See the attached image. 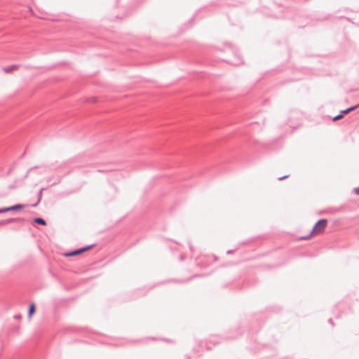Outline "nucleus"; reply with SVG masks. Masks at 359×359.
I'll return each instance as SVG.
<instances>
[{
    "instance_id": "obj_7",
    "label": "nucleus",
    "mask_w": 359,
    "mask_h": 359,
    "mask_svg": "<svg viewBox=\"0 0 359 359\" xmlns=\"http://www.w3.org/2000/svg\"><path fill=\"white\" fill-rule=\"evenodd\" d=\"M15 220V219H9L8 220L1 221V222H0V225L7 224L13 222Z\"/></svg>"
},
{
    "instance_id": "obj_6",
    "label": "nucleus",
    "mask_w": 359,
    "mask_h": 359,
    "mask_svg": "<svg viewBox=\"0 0 359 359\" xmlns=\"http://www.w3.org/2000/svg\"><path fill=\"white\" fill-rule=\"evenodd\" d=\"M358 107V106H355V107H350L346 110H344L341 111V114L344 115V114H348V112L354 110L355 109H356Z\"/></svg>"
},
{
    "instance_id": "obj_11",
    "label": "nucleus",
    "mask_w": 359,
    "mask_h": 359,
    "mask_svg": "<svg viewBox=\"0 0 359 359\" xmlns=\"http://www.w3.org/2000/svg\"><path fill=\"white\" fill-rule=\"evenodd\" d=\"M287 177V176L281 177H280V180H283V179L286 178Z\"/></svg>"
},
{
    "instance_id": "obj_4",
    "label": "nucleus",
    "mask_w": 359,
    "mask_h": 359,
    "mask_svg": "<svg viewBox=\"0 0 359 359\" xmlns=\"http://www.w3.org/2000/svg\"><path fill=\"white\" fill-rule=\"evenodd\" d=\"M34 222L43 226L46 225V221L42 218H36L34 219Z\"/></svg>"
},
{
    "instance_id": "obj_1",
    "label": "nucleus",
    "mask_w": 359,
    "mask_h": 359,
    "mask_svg": "<svg viewBox=\"0 0 359 359\" xmlns=\"http://www.w3.org/2000/svg\"><path fill=\"white\" fill-rule=\"evenodd\" d=\"M327 222L326 219H320L314 226V227L313 229L312 233L319 234V233H323L327 226Z\"/></svg>"
},
{
    "instance_id": "obj_9",
    "label": "nucleus",
    "mask_w": 359,
    "mask_h": 359,
    "mask_svg": "<svg viewBox=\"0 0 359 359\" xmlns=\"http://www.w3.org/2000/svg\"><path fill=\"white\" fill-rule=\"evenodd\" d=\"M6 212V208L0 209V213Z\"/></svg>"
},
{
    "instance_id": "obj_8",
    "label": "nucleus",
    "mask_w": 359,
    "mask_h": 359,
    "mask_svg": "<svg viewBox=\"0 0 359 359\" xmlns=\"http://www.w3.org/2000/svg\"><path fill=\"white\" fill-rule=\"evenodd\" d=\"M343 116H344V115H343L342 114H339V115H337V116H335L333 118V121H337V120H339V119L342 118H343Z\"/></svg>"
},
{
    "instance_id": "obj_10",
    "label": "nucleus",
    "mask_w": 359,
    "mask_h": 359,
    "mask_svg": "<svg viewBox=\"0 0 359 359\" xmlns=\"http://www.w3.org/2000/svg\"><path fill=\"white\" fill-rule=\"evenodd\" d=\"M356 194L359 195V187L355 190Z\"/></svg>"
},
{
    "instance_id": "obj_5",
    "label": "nucleus",
    "mask_w": 359,
    "mask_h": 359,
    "mask_svg": "<svg viewBox=\"0 0 359 359\" xmlns=\"http://www.w3.org/2000/svg\"><path fill=\"white\" fill-rule=\"evenodd\" d=\"M35 311V305L34 304H32L29 306V316H31Z\"/></svg>"
},
{
    "instance_id": "obj_3",
    "label": "nucleus",
    "mask_w": 359,
    "mask_h": 359,
    "mask_svg": "<svg viewBox=\"0 0 359 359\" xmlns=\"http://www.w3.org/2000/svg\"><path fill=\"white\" fill-rule=\"evenodd\" d=\"M25 207V205L18 204L13 206L6 208V212L11 211V210H19Z\"/></svg>"
},
{
    "instance_id": "obj_2",
    "label": "nucleus",
    "mask_w": 359,
    "mask_h": 359,
    "mask_svg": "<svg viewBox=\"0 0 359 359\" xmlns=\"http://www.w3.org/2000/svg\"><path fill=\"white\" fill-rule=\"evenodd\" d=\"M90 248V247H86V248H81L79 250H74V251H72L70 252L65 253V257H72V256L78 255L79 254H81L82 252H84L88 250Z\"/></svg>"
}]
</instances>
